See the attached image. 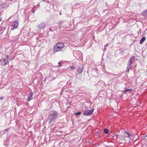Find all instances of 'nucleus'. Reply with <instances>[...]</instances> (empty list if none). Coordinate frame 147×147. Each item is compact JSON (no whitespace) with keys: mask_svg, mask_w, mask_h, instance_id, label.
I'll return each instance as SVG.
<instances>
[{"mask_svg":"<svg viewBox=\"0 0 147 147\" xmlns=\"http://www.w3.org/2000/svg\"><path fill=\"white\" fill-rule=\"evenodd\" d=\"M64 47V45L62 42H59L54 46V51L56 52L59 51H61Z\"/></svg>","mask_w":147,"mask_h":147,"instance_id":"1","label":"nucleus"},{"mask_svg":"<svg viewBox=\"0 0 147 147\" xmlns=\"http://www.w3.org/2000/svg\"><path fill=\"white\" fill-rule=\"evenodd\" d=\"M9 57V56L4 55L2 57V59L0 61V64L2 66H4L9 63L8 60Z\"/></svg>","mask_w":147,"mask_h":147,"instance_id":"2","label":"nucleus"},{"mask_svg":"<svg viewBox=\"0 0 147 147\" xmlns=\"http://www.w3.org/2000/svg\"><path fill=\"white\" fill-rule=\"evenodd\" d=\"M57 115V113L56 111H51L50 113L49 122L51 123V122L56 117Z\"/></svg>","mask_w":147,"mask_h":147,"instance_id":"3","label":"nucleus"},{"mask_svg":"<svg viewBox=\"0 0 147 147\" xmlns=\"http://www.w3.org/2000/svg\"><path fill=\"white\" fill-rule=\"evenodd\" d=\"M123 134H124V136L126 141L129 140V141L130 140V138L131 136L128 132L126 131H125Z\"/></svg>","mask_w":147,"mask_h":147,"instance_id":"4","label":"nucleus"},{"mask_svg":"<svg viewBox=\"0 0 147 147\" xmlns=\"http://www.w3.org/2000/svg\"><path fill=\"white\" fill-rule=\"evenodd\" d=\"M18 25L19 23L17 21H13L11 26V30H13L14 29L18 27Z\"/></svg>","mask_w":147,"mask_h":147,"instance_id":"5","label":"nucleus"},{"mask_svg":"<svg viewBox=\"0 0 147 147\" xmlns=\"http://www.w3.org/2000/svg\"><path fill=\"white\" fill-rule=\"evenodd\" d=\"M94 109L91 110H88L84 111L83 113L84 115H91L94 112Z\"/></svg>","mask_w":147,"mask_h":147,"instance_id":"6","label":"nucleus"},{"mask_svg":"<svg viewBox=\"0 0 147 147\" xmlns=\"http://www.w3.org/2000/svg\"><path fill=\"white\" fill-rule=\"evenodd\" d=\"M117 138L119 140V142H124L126 141L124 136V134L122 136L118 135L117 137Z\"/></svg>","mask_w":147,"mask_h":147,"instance_id":"7","label":"nucleus"},{"mask_svg":"<svg viewBox=\"0 0 147 147\" xmlns=\"http://www.w3.org/2000/svg\"><path fill=\"white\" fill-rule=\"evenodd\" d=\"M135 59V57L134 56H133L131 57L129 60L128 64L132 66L133 62Z\"/></svg>","mask_w":147,"mask_h":147,"instance_id":"8","label":"nucleus"},{"mask_svg":"<svg viewBox=\"0 0 147 147\" xmlns=\"http://www.w3.org/2000/svg\"><path fill=\"white\" fill-rule=\"evenodd\" d=\"M45 27V23L43 22H42L40 23L38 26V29H42Z\"/></svg>","mask_w":147,"mask_h":147,"instance_id":"9","label":"nucleus"},{"mask_svg":"<svg viewBox=\"0 0 147 147\" xmlns=\"http://www.w3.org/2000/svg\"><path fill=\"white\" fill-rule=\"evenodd\" d=\"M32 93H30L28 95V96L27 98V100L28 101H30L32 99Z\"/></svg>","mask_w":147,"mask_h":147,"instance_id":"10","label":"nucleus"},{"mask_svg":"<svg viewBox=\"0 0 147 147\" xmlns=\"http://www.w3.org/2000/svg\"><path fill=\"white\" fill-rule=\"evenodd\" d=\"M132 90V89H127L123 91V93H126L127 92H131Z\"/></svg>","mask_w":147,"mask_h":147,"instance_id":"11","label":"nucleus"},{"mask_svg":"<svg viewBox=\"0 0 147 147\" xmlns=\"http://www.w3.org/2000/svg\"><path fill=\"white\" fill-rule=\"evenodd\" d=\"M142 15L145 17L147 16V10H145L143 11L142 13Z\"/></svg>","mask_w":147,"mask_h":147,"instance_id":"12","label":"nucleus"},{"mask_svg":"<svg viewBox=\"0 0 147 147\" xmlns=\"http://www.w3.org/2000/svg\"><path fill=\"white\" fill-rule=\"evenodd\" d=\"M146 38L144 37H143L140 40V43L142 44L145 40Z\"/></svg>","mask_w":147,"mask_h":147,"instance_id":"13","label":"nucleus"},{"mask_svg":"<svg viewBox=\"0 0 147 147\" xmlns=\"http://www.w3.org/2000/svg\"><path fill=\"white\" fill-rule=\"evenodd\" d=\"M131 66H132L131 65L127 64V67L126 68L127 71H128L130 69V68Z\"/></svg>","mask_w":147,"mask_h":147,"instance_id":"14","label":"nucleus"},{"mask_svg":"<svg viewBox=\"0 0 147 147\" xmlns=\"http://www.w3.org/2000/svg\"><path fill=\"white\" fill-rule=\"evenodd\" d=\"M77 72L79 74H80L82 72V68H79L78 69Z\"/></svg>","mask_w":147,"mask_h":147,"instance_id":"15","label":"nucleus"},{"mask_svg":"<svg viewBox=\"0 0 147 147\" xmlns=\"http://www.w3.org/2000/svg\"><path fill=\"white\" fill-rule=\"evenodd\" d=\"M104 132L106 134H107L109 133V130L107 129H104Z\"/></svg>","mask_w":147,"mask_h":147,"instance_id":"16","label":"nucleus"},{"mask_svg":"<svg viewBox=\"0 0 147 147\" xmlns=\"http://www.w3.org/2000/svg\"><path fill=\"white\" fill-rule=\"evenodd\" d=\"M9 128H7V129H5L4 131V133H6V132H7L8 131H9Z\"/></svg>","mask_w":147,"mask_h":147,"instance_id":"17","label":"nucleus"},{"mask_svg":"<svg viewBox=\"0 0 147 147\" xmlns=\"http://www.w3.org/2000/svg\"><path fill=\"white\" fill-rule=\"evenodd\" d=\"M81 114V112H78L77 113L75 114L76 115H80Z\"/></svg>","mask_w":147,"mask_h":147,"instance_id":"18","label":"nucleus"},{"mask_svg":"<svg viewBox=\"0 0 147 147\" xmlns=\"http://www.w3.org/2000/svg\"><path fill=\"white\" fill-rule=\"evenodd\" d=\"M70 68L72 69H75V67L74 66H71L70 67Z\"/></svg>","mask_w":147,"mask_h":147,"instance_id":"19","label":"nucleus"},{"mask_svg":"<svg viewBox=\"0 0 147 147\" xmlns=\"http://www.w3.org/2000/svg\"><path fill=\"white\" fill-rule=\"evenodd\" d=\"M3 97H1L0 98V99H1V100H2V99H3Z\"/></svg>","mask_w":147,"mask_h":147,"instance_id":"20","label":"nucleus"},{"mask_svg":"<svg viewBox=\"0 0 147 147\" xmlns=\"http://www.w3.org/2000/svg\"><path fill=\"white\" fill-rule=\"evenodd\" d=\"M2 7V5H0V8H1Z\"/></svg>","mask_w":147,"mask_h":147,"instance_id":"21","label":"nucleus"},{"mask_svg":"<svg viewBox=\"0 0 147 147\" xmlns=\"http://www.w3.org/2000/svg\"><path fill=\"white\" fill-rule=\"evenodd\" d=\"M38 7H39L40 6V5L39 4H38Z\"/></svg>","mask_w":147,"mask_h":147,"instance_id":"22","label":"nucleus"},{"mask_svg":"<svg viewBox=\"0 0 147 147\" xmlns=\"http://www.w3.org/2000/svg\"><path fill=\"white\" fill-rule=\"evenodd\" d=\"M58 64L59 65H60V62H59V63H58Z\"/></svg>","mask_w":147,"mask_h":147,"instance_id":"23","label":"nucleus"},{"mask_svg":"<svg viewBox=\"0 0 147 147\" xmlns=\"http://www.w3.org/2000/svg\"><path fill=\"white\" fill-rule=\"evenodd\" d=\"M1 20V18H0V21Z\"/></svg>","mask_w":147,"mask_h":147,"instance_id":"24","label":"nucleus"},{"mask_svg":"<svg viewBox=\"0 0 147 147\" xmlns=\"http://www.w3.org/2000/svg\"><path fill=\"white\" fill-rule=\"evenodd\" d=\"M45 0H43V1H45Z\"/></svg>","mask_w":147,"mask_h":147,"instance_id":"25","label":"nucleus"}]
</instances>
